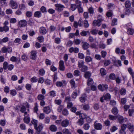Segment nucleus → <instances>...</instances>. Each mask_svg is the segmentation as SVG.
Returning a JSON list of instances; mask_svg holds the SVG:
<instances>
[{
  "mask_svg": "<svg viewBox=\"0 0 134 134\" xmlns=\"http://www.w3.org/2000/svg\"><path fill=\"white\" fill-rule=\"evenodd\" d=\"M9 5L13 9H16L18 7V5L16 2L13 0L10 1Z\"/></svg>",
  "mask_w": 134,
  "mask_h": 134,
  "instance_id": "obj_1",
  "label": "nucleus"
},
{
  "mask_svg": "<svg viewBox=\"0 0 134 134\" xmlns=\"http://www.w3.org/2000/svg\"><path fill=\"white\" fill-rule=\"evenodd\" d=\"M98 89L102 91L107 90L108 88V85L105 84H103L102 85L100 84L98 86Z\"/></svg>",
  "mask_w": 134,
  "mask_h": 134,
  "instance_id": "obj_2",
  "label": "nucleus"
},
{
  "mask_svg": "<svg viewBox=\"0 0 134 134\" xmlns=\"http://www.w3.org/2000/svg\"><path fill=\"white\" fill-rule=\"evenodd\" d=\"M94 127L95 129L97 130H100L102 128V125L100 123H98L97 121H96L94 122Z\"/></svg>",
  "mask_w": 134,
  "mask_h": 134,
  "instance_id": "obj_3",
  "label": "nucleus"
},
{
  "mask_svg": "<svg viewBox=\"0 0 134 134\" xmlns=\"http://www.w3.org/2000/svg\"><path fill=\"white\" fill-rule=\"evenodd\" d=\"M103 20V19H98L97 20H94L93 21V25L94 26H100L101 24V22Z\"/></svg>",
  "mask_w": 134,
  "mask_h": 134,
  "instance_id": "obj_4",
  "label": "nucleus"
},
{
  "mask_svg": "<svg viewBox=\"0 0 134 134\" xmlns=\"http://www.w3.org/2000/svg\"><path fill=\"white\" fill-rule=\"evenodd\" d=\"M1 50L3 53H5L7 52L8 53H10L12 51V48L10 47H4L2 48Z\"/></svg>",
  "mask_w": 134,
  "mask_h": 134,
  "instance_id": "obj_5",
  "label": "nucleus"
},
{
  "mask_svg": "<svg viewBox=\"0 0 134 134\" xmlns=\"http://www.w3.org/2000/svg\"><path fill=\"white\" fill-rule=\"evenodd\" d=\"M27 21L24 20H21L20 21L18 24V26L19 27H25L27 25Z\"/></svg>",
  "mask_w": 134,
  "mask_h": 134,
  "instance_id": "obj_6",
  "label": "nucleus"
},
{
  "mask_svg": "<svg viewBox=\"0 0 134 134\" xmlns=\"http://www.w3.org/2000/svg\"><path fill=\"white\" fill-rule=\"evenodd\" d=\"M55 5L56 7V10L59 12H60L62 10L65 8L64 5L59 4H56Z\"/></svg>",
  "mask_w": 134,
  "mask_h": 134,
  "instance_id": "obj_7",
  "label": "nucleus"
},
{
  "mask_svg": "<svg viewBox=\"0 0 134 134\" xmlns=\"http://www.w3.org/2000/svg\"><path fill=\"white\" fill-rule=\"evenodd\" d=\"M59 68L60 70L64 71L65 70V67L63 61L60 60L59 62Z\"/></svg>",
  "mask_w": 134,
  "mask_h": 134,
  "instance_id": "obj_8",
  "label": "nucleus"
},
{
  "mask_svg": "<svg viewBox=\"0 0 134 134\" xmlns=\"http://www.w3.org/2000/svg\"><path fill=\"white\" fill-rule=\"evenodd\" d=\"M37 52L35 51H32L31 52L30 58L33 60H35L36 59L37 57L36 54Z\"/></svg>",
  "mask_w": 134,
  "mask_h": 134,
  "instance_id": "obj_9",
  "label": "nucleus"
},
{
  "mask_svg": "<svg viewBox=\"0 0 134 134\" xmlns=\"http://www.w3.org/2000/svg\"><path fill=\"white\" fill-rule=\"evenodd\" d=\"M69 121L67 119L64 120L61 123L62 126L64 127H67L69 125Z\"/></svg>",
  "mask_w": 134,
  "mask_h": 134,
  "instance_id": "obj_10",
  "label": "nucleus"
},
{
  "mask_svg": "<svg viewBox=\"0 0 134 134\" xmlns=\"http://www.w3.org/2000/svg\"><path fill=\"white\" fill-rule=\"evenodd\" d=\"M34 128L36 130L37 133L39 134L43 129V126L42 124H39L38 127L37 126H36L35 127H34Z\"/></svg>",
  "mask_w": 134,
  "mask_h": 134,
  "instance_id": "obj_11",
  "label": "nucleus"
},
{
  "mask_svg": "<svg viewBox=\"0 0 134 134\" xmlns=\"http://www.w3.org/2000/svg\"><path fill=\"white\" fill-rule=\"evenodd\" d=\"M127 128L131 132H133L134 131V126L131 123H129L127 124Z\"/></svg>",
  "mask_w": 134,
  "mask_h": 134,
  "instance_id": "obj_12",
  "label": "nucleus"
},
{
  "mask_svg": "<svg viewBox=\"0 0 134 134\" xmlns=\"http://www.w3.org/2000/svg\"><path fill=\"white\" fill-rule=\"evenodd\" d=\"M9 27L7 25H4L3 27H0V32H7L9 31Z\"/></svg>",
  "mask_w": 134,
  "mask_h": 134,
  "instance_id": "obj_13",
  "label": "nucleus"
},
{
  "mask_svg": "<svg viewBox=\"0 0 134 134\" xmlns=\"http://www.w3.org/2000/svg\"><path fill=\"white\" fill-rule=\"evenodd\" d=\"M66 81H57L56 82V85L58 87H63V83L65 84Z\"/></svg>",
  "mask_w": 134,
  "mask_h": 134,
  "instance_id": "obj_14",
  "label": "nucleus"
},
{
  "mask_svg": "<svg viewBox=\"0 0 134 134\" xmlns=\"http://www.w3.org/2000/svg\"><path fill=\"white\" fill-rule=\"evenodd\" d=\"M57 127L55 125H52L49 127L50 130L52 132H55L57 130Z\"/></svg>",
  "mask_w": 134,
  "mask_h": 134,
  "instance_id": "obj_15",
  "label": "nucleus"
},
{
  "mask_svg": "<svg viewBox=\"0 0 134 134\" xmlns=\"http://www.w3.org/2000/svg\"><path fill=\"white\" fill-rule=\"evenodd\" d=\"M70 84L71 87L72 88L74 89L76 87V86L75 83V82L73 79H71L70 81Z\"/></svg>",
  "mask_w": 134,
  "mask_h": 134,
  "instance_id": "obj_16",
  "label": "nucleus"
},
{
  "mask_svg": "<svg viewBox=\"0 0 134 134\" xmlns=\"http://www.w3.org/2000/svg\"><path fill=\"white\" fill-rule=\"evenodd\" d=\"M34 15L35 17L39 18L41 16L42 14L41 12L37 11L34 13Z\"/></svg>",
  "mask_w": 134,
  "mask_h": 134,
  "instance_id": "obj_17",
  "label": "nucleus"
},
{
  "mask_svg": "<svg viewBox=\"0 0 134 134\" xmlns=\"http://www.w3.org/2000/svg\"><path fill=\"white\" fill-rule=\"evenodd\" d=\"M111 112L113 114L116 115L118 112V110L116 107H114L111 110Z\"/></svg>",
  "mask_w": 134,
  "mask_h": 134,
  "instance_id": "obj_18",
  "label": "nucleus"
},
{
  "mask_svg": "<svg viewBox=\"0 0 134 134\" xmlns=\"http://www.w3.org/2000/svg\"><path fill=\"white\" fill-rule=\"evenodd\" d=\"M117 118L118 122L120 123H122L124 122V119L122 116H118Z\"/></svg>",
  "mask_w": 134,
  "mask_h": 134,
  "instance_id": "obj_19",
  "label": "nucleus"
},
{
  "mask_svg": "<svg viewBox=\"0 0 134 134\" xmlns=\"http://www.w3.org/2000/svg\"><path fill=\"white\" fill-rule=\"evenodd\" d=\"M70 130L67 129H64L63 130L62 132L64 134H71Z\"/></svg>",
  "mask_w": 134,
  "mask_h": 134,
  "instance_id": "obj_20",
  "label": "nucleus"
},
{
  "mask_svg": "<svg viewBox=\"0 0 134 134\" xmlns=\"http://www.w3.org/2000/svg\"><path fill=\"white\" fill-rule=\"evenodd\" d=\"M127 34L130 35H132L134 33V30L132 29L131 28H129L127 30Z\"/></svg>",
  "mask_w": 134,
  "mask_h": 134,
  "instance_id": "obj_21",
  "label": "nucleus"
},
{
  "mask_svg": "<svg viewBox=\"0 0 134 134\" xmlns=\"http://www.w3.org/2000/svg\"><path fill=\"white\" fill-rule=\"evenodd\" d=\"M114 65L117 66H118V64L120 66L122 65L121 61L120 60L115 61L114 62Z\"/></svg>",
  "mask_w": 134,
  "mask_h": 134,
  "instance_id": "obj_22",
  "label": "nucleus"
},
{
  "mask_svg": "<svg viewBox=\"0 0 134 134\" xmlns=\"http://www.w3.org/2000/svg\"><path fill=\"white\" fill-rule=\"evenodd\" d=\"M40 31L42 34H45L47 32V31L45 28L43 27H41L40 28Z\"/></svg>",
  "mask_w": 134,
  "mask_h": 134,
  "instance_id": "obj_23",
  "label": "nucleus"
},
{
  "mask_svg": "<svg viewBox=\"0 0 134 134\" xmlns=\"http://www.w3.org/2000/svg\"><path fill=\"white\" fill-rule=\"evenodd\" d=\"M92 58L89 56H86L85 57V61L87 63H88L92 61Z\"/></svg>",
  "mask_w": 134,
  "mask_h": 134,
  "instance_id": "obj_24",
  "label": "nucleus"
},
{
  "mask_svg": "<svg viewBox=\"0 0 134 134\" xmlns=\"http://www.w3.org/2000/svg\"><path fill=\"white\" fill-rule=\"evenodd\" d=\"M44 111L47 114H48L51 112V110L49 107H45L44 108Z\"/></svg>",
  "mask_w": 134,
  "mask_h": 134,
  "instance_id": "obj_25",
  "label": "nucleus"
},
{
  "mask_svg": "<svg viewBox=\"0 0 134 134\" xmlns=\"http://www.w3.org/2000/svg\"><path fill=\"white\" fill-rule=\"evenodd\" d=\"M77 5V8L79 13H82L83 12V10L82 8L81 7V3L78 4Z\"/></svg>",
  "mask_w": 134,
  "mask_h": 134,
  "instance_id": "obj_26",
  "label": "nucleus"
},
{
  "mask_svg": "<svg viewBox=\"0 0 134 134\" xmlns=\"http://www.w3.org/2000/svg\"><path fill=\"white\" fill-rule=\"evenodd\" d=\"M126 93V90L124 88H121L120 91V94L122 95H125Z\"/></svg>",
  "mask_w": 134,
  "mask_h": 134,
  "instance_id": "obj_27",
  "label": "nucleus"
},
{
  "mask_svg": "<svg viewBox=\"0 0 134 134\" xmlns=\"http://www.w3.org/2000/svg\"><path fill=\"white\" fill-rule=\"evenodd\" d=\"M88 11L91 15H92L94 13V10L92 7H90L88 9Z\"/></svg>",
  "mask_w": 134,
  "mask_h": 134,
  "instance_id": "obj_28",
  "label": "nucleus"
},
{
  "mask_svg": "<svg viewBox=\"0 0 134 134\" xmlns=\"http://www.w3.org/2000/svg\"><path fill=\"white\" fill-rule=\"evenodd\" d=\"M84 123V121L82 118L80 119L77 122V123L78 124V125L80 126L82 125Z\"/></svg>",
  "mask_w": 134,
  "mask_h": 134,
  "instance_id": "obj_29",
  "label": "nucleus"
},
{
  "mask_svg": "<svg viewBox=\"0 0 134 134\" xmlns=\"http://www.w3.org/2000/svg\"><path fill=\"white\" fill-rule=\"evenodd\" d=\"M93 79L91 78H89L87 81V84L88 85H90L93 84Z\"/></svg>",
  "mask_w": 134,
  "mask_h": 134,
  "instance_id": "obj_30",
  "label": "nucleus"
},
{
  "mask_svg": "<svg viewBox=\"0 0 134 134\" xmlns=\"http://www.w3.org/2000/svg\"><path fill=\"white\" fill-rule=\"evenodd\" d=\"M30 119L29 117L27 116H25L24 119V122L26 124H28L30 121Z\"/></svg>",
  "mask_w": 134,
  "mask_h": 134,
  "instance_id": "obj_31",
  "label": "nucleus"
},
{
  "mask_svg": "<svg viewBox=\"0 0 134 134\" xmlns=\"http://www.w3.org/2000/svg\"><path fill=\"white\" fill-rule=\"evenodd\" d=\"M89 46V44L87 42H85L83 43L82 46V47L85 50L87 49Z\"/></svg>",
  "mask_w": 134,
  "mask_h": 134,
  "instance_id": "obj_32",
  "label": "nucleus"
},
{
  "mask_svg": "<svg viewBox=\"0 0 134 134\" xmlns=\"http://www.w3.org/2000/svg\"><path fill=\"white\" fill-rule=\"evenodd\" d=\"M89 33V31H83L80 33V35L82 36H86L87 33Z\"/></svg>",
  "mask_w": 134,
  "mask_h": 134,
  "instance_id": "obj_33",
  "label": "nucleus"
},
{
  "mask_svg": "<svg viewBox=\"0 0 134 134\" xmlns=\"http://www.w3.org/2000/svg\"><path fill=\"white\" fill-rule=\"evenodd\" d=\"M77 8V6L75 4H71V5L70 8L72 11H74Z\"/></svg>",
  "mask_w": 134,
  "mask_h": 134,
  "instance_id": "obj_34",
  "label": "nucleus"
},
{
  "mask_svg": "<svg viewBox=\"0 0 134 134\" xmlns=\"http://www.w3.org/2000/svg\"><path fill=\"white\" fill-rule=\"evenodd\" d=\"M100 72L102 75H104L106 74V70L103 68H102L100 69Z\"/></svg>",
  "mask_w": 134,
  "mask_h": 134,
  "instance_id": "obj_35",
  "label": "nucleus"
},
{
  "mask_svg": "<svg viewBox=\"0 0 134 134\" xmlns=\"http://www.w3.org/2000/svg\"><path fill=\"white\" fill-rule=\"evenodd\" d=\"M113 12L111 10H109V11L106 13V15L108 17H110L112 16Z\"/></svg>",
  "mask_w": 134,
  "mask_h": 134,
  "instance_id": "obj_36",
  "label": "nucleus"
},
{
  "mask_svg": "<svg viewBox=\"0 0 134 134\" xmlns=\"http://www.w3.org/2000/svg\"><path fill=\"white\" fill-rule=\"evenodd\" d=\"M84 62L83 61H80L78 62V66L79 68H81L83 66Z\"/></svg>",
  "mask_w": 134,
  "mask_h": 134,
  "instance_id": "obj_37",
  "label": "nucleus"
},
{
  "mask_svg": "<svg viewBox=\"0 0 134 134\" xmlns=\"http://www.w3.org/2000/svg\"><path fill=\"white\" fill-rule=\"evenodd\" d=\"M107 6L109 9H114L115 7V5L113 4L109 3L108 4Z\"/></svg>",
  "mask_w": 134,
  "mask_h": 134,
  "instance_id": "obj_38",
  "label": "nucleus"
},
{
  "mask_svg": "<svg viewBox=\"0 0 134 134\" xmlns=\"http://www.w3.org/2000/svg\"><path fill=\"white\" fill-rule=\"evenodd\" d=\"M31 122L32 124L34 125V127L37 126L38 122L37 120L33 119Z\"/></svg>",
  "mask_w": 134,
  "mask_h": 134,
  "instance_id": "obj_39",
  "label": "nucleus"
},
{
  "mask_svg": "<svg viewBox=\"0 0 134 134\" xmlns=\"http://www.w3.org/2000/svg\"><path fill=\"white\" fill-rule=\"evenodd\" d=\"M117 19L115 18L113 19L112 22L111 24V25L112 26H114L116 25L117 24Z\"/></svg>",
  "mask_w": 134,
  "mask_h": 134,
  "instance_id": "obj_40",
  "label": "nucleus"
},
{
  "mask_svg": "<svg viewBox=\"0 0 134 134\" xmlns=\"http://www.w3.org/2000/svg\"><path fill=\"white\" fill-rule=\"evenodd\" d=\"M91 75V73L89 71H87L85 72V76L86 78H89Z\"/></svg>",
  "mask_w": 134,
  "mask_h": 134,
  "instance_id": "obj_41",
  "label": "nucleus"
},
{
  "mask_svg": "<svg viewBox=\"0 0 134 134\" xmlns=\"http://www.w3.org/2000/svg\"><path fill=\"white\" fill-rule=\"evenodd\" d=\"M80 73L78 70H76L74 71V75L76 76H78L80 75Z\"/></svg>",
  "mask_w": 134,
  "mask_h": 134,
  "instance_id": "obj_42",
  "label": "nucleus"
},
{
  "mask_svg": "<svg viewBox=\"0 0 134 134\" xmlns=\"http://www.w3.org/2000/svg\"><path fill=\"white\" fill-rule=\"evenodd\" d=\"M64 107L63 105H60L57 108V111L58 112L60 113L63 110Z\"/></svg>",
  "mask_w": 134,
  "mask_h": 134,
  "instance_id": "obj_43",
  "label": "nucleus"
},
{
  "mask_svg": "<svg viewBox=\"0 0 134 134\" xmlns=\"http://www.w3.org/2000/svg\"><path fill=\"white\" fill-rule=\"evenodd\" d=\"M73 42L76 45L79 44L81 42L80 40L77 38L74 39Z\"/></svg>",
  "mask_w": 134,
  "mask_h": 134,
  "instance_id": "obj_44",
  "label": "nucleus"
},
{
  "mask_svg": "<svg viewBox=\"0 0 134 134\" xmlns=\"http://www.w3.org/2000/svg\"><path fill=\"white\" fill-rule=\"evenodd\" d=\"M62 114L66 116L69 114L68 111L66 109H65L63 110Z\"/></svg>",
  "mask_w": 134,
  "mask_h": 134,
  "instance_id": "obj_45",
  "label": "nucleus"
},
{
  "mask_svg": "<svg viewBox=\"0 0 134 134\" xmlns=\"http://www.w3.org/2000/svg\"><path fill=\"white\" fill-rule=\"evenodd\" d=\"M8 65V63L6 62H5L4 63L3 65V69L4 70H6L7 69Z\"/></svg>",
  "mask_w": 134,
  "mask_h": 134,
  "instance_id": "obj_46",
  "label": "nucleus"
},
{
  "mask_svg": "<svg viewBox=\"0 0 134 134\" xmlns=\"http://www.w3.org/2000/svg\"><path fill=\"white\" fill-rule=\"evenodd\" d=\"M125 7L126 8H128L131 6V3L129 1H126L125 3Z\"/></svg>",
  "mask_w": 134,
  "mask_h": 134,
  "instance_id": "obj_47",
  "label": "nucleus"
},
{
  "mask_svg": "<svg viewBox=\"0 0 134 134\" xmlns=\"http://www.w3.org/2000/svg\"><path fill=\"white\" fill-rule=\"evenodd\" d=\"M37 39L41 43L43 42L44 40V38L43 36H40L37 37Z\"/></svg>",
  "mask_w": 134,
  "mask_h": 134,
  "instance_id": "obj_48",
  "label": "nucleus"
},
{
  "mask_svg": "<svg viewBox=\"0 0 134 134\" xmlns=\"http://www.w3.org/2000/svg\"><path fill=\"white\" fill-rule=\"evenodd\" d=\"M37 98L38 100H41L44 99V96L41 94H39Z\"/></svg>",
  "mask_w": 134,
  "mask_h": 134,
  "instance_id": "obj_49",
  "label": "nucleus"
},
{
  "mask_svg": "<svg viewBox=\"0 0 134 134\" xmlns=\"http://www.w3.org/2000/svg\"><path fill=\"white\" fill-rule=\"evenodd\" d=\"M78 58L81 59H83L85 58V56L82 53H79L78 54Z\"/></svg>",
  "mask_w": 134,
  "mask_h": 134,
  "instance_id": "obj_50",
  "label": "nucleus"
},
{
  "mask_svg": "<svg viewBox=\"0 0 134 134\" xmlns=\"http://www.w3.org/2000/svg\"><path fill=\"white\" fill-rule=\"evenodd\" d=\"M109 118L110 120H114L116 119V117L112 115H110L109 116Z\"/></svg>",
  "mask_w": 134,
  "mask_h": 134,
  "instance_id": "obj_51",
  "label": "nucleus"
},
{
  "mask_svg": "<svg viewBox=\"0 0 134 134\" xmlns=\"http://www.w3.org/2000/svg\"><path fill=\"white\" fill-rule=\"evenodd\" d=\"M40 10L43 13H46L47 12L46 8L43 6L41 7Z\"/></svg>",
  "mask_w": 134,
  "mask_h": 134,
  "instance_id": "obj_52",
  "label": "nucleus"
},
{
  "mask_svg": "<svg viewBox=\"0 0 134 134\" xmlns=\"http://www.w3.org/2000/svg\"><path fill=\"white\" fill-rule=\"evenodd\" d=\"M134 112V110L133 109H129L128 111V113L129 116H131Z\"/></svg>",
  "mask_w": 134,
  "mask_h": 134,
  "instance_id": "obj_53",
  "label": "nucleus"
},
{
  "mask_svg": "<svg viewBox=\"0 0 134 134\" xmlns=\"http://www.w3.org/2000/svg\"><path fill=\"white\" fill-rule=\"evenodd\" d=\"M45 73V71L43 69H40L39 71V74L41 76L43 75Z\"/></svg>",
  "mask_w": 134,
  "mask_h": 134,
  "instance_id": "obj_54",
  "label": "nucleus"
},
{
  "mask_svg": "<svg viewBox=\"0 0 134 134\" xmlns=\"http://www.w3.org/2000/svg\"><path fill=\"white\" fill-rule=\"evenodd\" d=\"M103 96L104 97V99L105 100L110 99L111 97L110 94L109 93L106 94L105 96Z\"/></svg>",
  "mask_w": 134,
  "mask_h": 134,
  "instance_id": "obj_55",
  "label": "nucleus"
},
{
  "mask_svg": "<svg viewBox=\"0 0 134 134\" xmlns=\"http://www.w3.org/2000/svg\"><path fill=\"white\" fill-rule=\"evenodd\" d=\"M102 57L103 58H104L106 57L107 54V52L104 51H102L101 52Z\"/></svg>",
  "mask_w": 134,
  "mask_h": 134,
  "instance_id": "obj_56",
  "label": "nucleus"
},
{
  "mask_svg": "<svg viewBox=\"0 0 134 134\" xmlns=\"http://www.w3.org/2000/svg\"><path fill=\"white\" fill-rule=\"evenodd\" d=\"M26 110L25 107L24 105H23L20 108V111L21 113L25 112Z\"/></svg>",
  "mask_w": 134,
  "mask_h": 134,
  "instance_id": "obj_57",
  "label": "nucleus"
},
{
  "mask_svg": "<svg viewBox=\"0 0 134 134\" xmlns=\"http://www.w3.org/2000/svg\"><path fill=\"white\" fill-rule=\"evenodd\" d=\"M98 32V30L96 29L92 30L91 31V33L93 35H96Z\"/></svg>",
  "mask_w": 134,
  "mask_h": 134,
  "instance_id": "obj_58",
  "label": "nucleus"
},
{
  "mask_svg": "<svg viewBox=\"0 0 134 134\" xmlns=\"http://www.w3.org/2000/svg\"><path fill=\"white\" fill-rule=\"evenodd\" d=\"M77 95V91H76V92H73L71 96L74 99H75Z\"/></svg>",
  "mask_w": 134,
  "mask_h": 134,
  "instance_id": "obj_59",
  "label": "nucleus"
},
{
  "mask_svg": "<svg viewBox=\"0 0 134 134\" xmlns=\"http://www.w3.org/2000/svg\"><path fill=\"white\" fill-rule=\"evenodd\" d=\"M116 77L114 74H111L109 76V78L110 79L112 80H115Z\"/></svg>",
  "mask_w": 134,
  "mask_h": 134,
  "instance_id": "obj_60",
  "label": "nucleus"
},
{
  "mask_svg": "<svg viewBox=\"0 0 134 134\" xmlns=\"http://www.w3.org/2000/svg\"><path fill=\"white\" fill-rule=\"evenodd\" d=\"M44 81V79L42 77H40L38 78V82L39 83H42Z\"/></svg>",
  "mask_w": 134,
  "mask_h": 134,
  "instance_id": "obj_61",
  "label": "nucleus"
},
{
  "mask_svg": "<svg viewBox=\"0 0 134 134\" xmlns=\"http://www.w3.org/2000/svg\"><path fill=\"white\" fill-rule=\"evenodd\" d=\"M20 128L23 130H25L26 129V127L25 124H22L20 125Z\"/></svg>",
  "mask_w": 134,
  "mask_h": 134,
  "instance_id": "obj_62",
  "label": "nucleus"
},
{
  "mask_svg": "<svg viewBox=\"0 0 134 134\" xmlns=\"http://www.w3.org/2000/svg\"><path fill=\"white\" fill-rule=\"evenodd\" d=\"M85 27L87 28L89 26V24L88 21L86 20H85L83 21Z\"/></svg>",
  "mask_w": 134,
  "mask_h": 134,
  "instance_id": "obj_63",
  "label": "nucleus"
},
{
  "mask_svg": "<svg viewBox=\"0 0 134 134\" xmlns=\"http://www.w3.org/2000/svg\"><path fill=\"white\" fill-rule=\"evenodd\" d=\"M90 127V126L88 124H85L84 125H83V128L85 130H88Z\"/></svg>",
  "mask_w": 134,
  "mask_h": 134,
  "instance_id": "obj_64",
  "label": "nucleus"
}]
</instances>
